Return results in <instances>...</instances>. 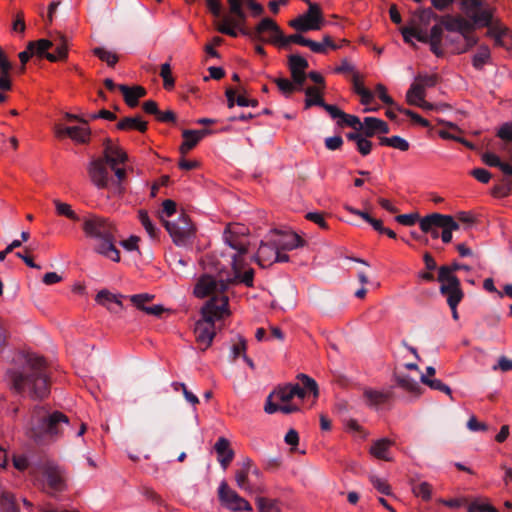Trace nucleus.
I'll list each match as a JSON object with an SVG mask.
<instances>
[{"mask_svg": "<svg viewBox=\"0 0 512 512\" xmlns=\"http://www.w3.org/2000/svg\"><path fill=\"white\" fill-rule=\"evenodd\" d=\"M460 8L465 17L447 14L439 18L444 29L461 35L467 31L486 27L488 28L487 36L492 37L496 45H504L502 39L507 35L508 29L494 18L493 6L483 0H461Z\"/></svg>", "mask_w": 512, "mask_h": 512, "instance_id": "obj_1", "label": "nucleus"}, {"mask_svg": "<svg viewBox=\"0 0 512 512\" xmlns=\"http://www.w3.org/2000/svg\"><path fill=\"white\" fill-rule=\"evenodd\" d=\"M14 361L20 367L7 371L12 389L19 394L27 393L33 400L47 397L50 393V384L45 359L28 353L19 354Z\"/></svg>", "mask_w": 512, "mask_h": 512, "instance_id": "obj_2", "label": "nucleus"}, {"mask_svg": "<svg viewBox=\"0 0 512 512\" xmlns=\"http://www.w3.org/2000/svg\"><path fill=\"white\" fill-rule=\"evenodd\" d=\"M68 425L69 418L64 413L37 405L32 411L27 434L36 443L43 444L48 439H59Z\"/></svg>", "mask_w": 512, "mask_h": 512, "instance_id": "obj_3", "label": "nucleus"}, {"mask_svg": "<svg viewBox=\"0 0 512 512\" xmlns=\"http://www.w3.org/2000/svg\"><path fill=\"white\" fill-rule=\"evenodd\" d=\"M227 296H212L202 307V318L195 323L194 333L201 351L207 350L216 335L215 321L229 314Z\"/></svg>", "mask_w": 512, "mask_h": 512, "instance_id": "obj_4", "label": "nucleus"}, {"mask_svg": "<svg viewBox=\"0 0 512 512\" xmlns=\"http://www.w3.org/2000/svg\"><path fill=\"white\" fill-rule=\"evenodd\" d=\"M243 263L238 259L237 255L232 256L233 277L215 279L211 275H203L197 282L194 293L199 298H205L209 295H217L218 297L226 296L224 293L230 285L243 283L247 287L253 286L254 270L248 269L242 273Z\"/></svg>", "mask_w": 512, "mask_h": 512, "instance_id": "obj_5", "label": "nucleus"}, {"mask_svg": "<svg viewBox=\"0 0 512 512\" xmlns=\"http://www.w3.org/2000/svg\"><path fill=\"white\" fill-rule=\"evenodd\" d=\"M82 229L89 238L97 239L99 243L95 246V251L114 262L120 261V252L116 248V228L108 219L89 215L83 220Z\"/></svg>", "mask_w": 512, "mask_h": 512, "instance_id": "obj_6", "label": "nucleus"}, {"mask_svg": "<svg viewBox=\"0 0 512 512\" xmlns=\"http://www.w3.org/2000/svg\"><path fill=\"white\" fill-rule=\"evenodd\" d=\"M230 16H226L217 25V31L230 37H237L246 27L249 9L253 17H260L264 14V7L256 0H227Z\"/></svg>", "mask_w": 512, "mask_h": 512, "instance_id": "obj_7", "label": "nucleus"}, {"mask_svg": "<svg viewBox=\"0 0 512 512\" xmlns=\"http://www.w3.org/2000/svg\"><path fill=\"white\" fill-rule=\"evenodd\" d=\"M128 160L127 153L119 146H114L110 139L104 142L103 156L94 159L88 166V174L97 188H107L109 185V168H114Z\"/></svg>", "mask_w": 512, "mask_h": 512, "instance_id": "obj_8", "label": "nucleus"}, {"mask_svg": "<svg viewBox=\"0 0 512 512\" xmlns=\"http://www.w3.org/2000/svg\"><path fill=\"white\" fill-rule=\"evenodd\" d=\"M242 35L257 41H266L280 48H289L291 43L306 46L308 38L301 34L285 36L278 24L271 18H263L254 29L243 27Z\"/></svg>", "mask_w": 512, "mask_h": 512, "instance_id": "obj_9", "label": "nucleus"}, {"mask_svg": "<svg viewBox=\"0 0 512 512\" xmlns=\"http://www.w3.org/2000/svg\"><path fill=\"white\" fill-rule=\"evenodd\" d=\"M32 471L35 475L41 474L45 477L51 494L65 489L64 472L62 468L47 456H39L32 464Z\"/></svg>", "mask_w": 512, "mask_h": 512, "instance_id": "obj_10", "label": "nucleus"}, {"mask_svg": "<svg viewBox=\"0 0 512 512\" xmlns=\"http://www.w3.org/2000/svg\"><path fill=\"white\" fill-rule=\"evenodd\" d=\"M163 225L177 246H186L194 236L193 225L184 213L176 221L163 220Z\"/></svg>", "mask_w": 512, "mask_h": 512, "instance_id": "obj_11", "label": "nucleus"}, {"mask_svg": "<svg viewBox=\"0 0 512 512\" xmlns=\"http://www.w3.org/2000/svg\"><path fill=\"white\" fill-rule=\"evenodd\" d=\"M37 44L38 48L36 50V55L41 58H46L50 62H56L67 58V42L63 36H59L55 41L39 39L37 40Z\"/></svg>", "mask_w": 512, "mask_h": 512, "instance_id": "obj_12", "label": "nucleus"}, {"mask_svg": "<svg viewBox=\"0 0 512 512\" xmlns=\"http://www.w3.org/2000/svg\"><path fill=\"white\" fill-rule=\"evenodd\" d=\"M218 498L222 505L232 511H252L250 503L232 490L226 481L218 488Z\"/></svg>", "mask_w": 512, "mask_h": 512, "instance_id": "obj_13", "label": "nucleus"}, {"mask_svg": "<svg viewBox=\"0 0 512 512\" xmlns=\"http://www.w3.org/2000/svg\"><path fill=\"white\" fill-rule=\"evenodd\" d=\"M440 283L439 292L446 298L447 305L459 304L464 298V292L461 288V282L458 277H441L437 276Z\"/></svg>", "mask_w": 512, "mask_h": 512, "instance_id": "obj_14", "label": "nucleus"}, {"mask_svg": "<svg viewBox=\"0 0 512 512\" xmlns=\"http://www.w3.org/2000/svg\"><path fill=\"white\" fill-rule=\"evenodd\" d=\"M154 298L153 295L143 293L135 294L129 297L130 301L138 309L146 312L149 315L160 316L164 312V307L161 305L145 306L146 302L151 301Z\"/></svg>", "mask_w": 512, "mask_h": 512, "instance_id": "obj_15", "label": "nucleus"}, {"mask_svg": "<svg viewBox=\"0 0 512 512\" xmlns=\"http://www.w3.org/2000/svg\"><path fill=\"white\" fill-rule=\"evenodd\" d=\"M214 449L218 455V461L224 470L234 458V451L230 448L228 439L220 437L214 445Z\"/></svg>", "mask_w": 512, "mask_h": 512, "instance_id": "obj_16", "label": "nucleus"}, {"mask_svg": "<svg viewBox=\"0 0 512 512\" xmlns=\"http://www.w3.org/2000/svg\"><path fill=\"white\" fill-rule=\"evenodd\" d=\"M362 132L366 137H373L376 133L388 134L389 125L382 119L376 117H365Z\"/></svg>", "mask_w": 512, "mask_h": 512, "instance_id": "obj_17", "label": "nucleus"}, {"mask_svg": "<svg viewBox=\"0 0 512 512\" xmlns=\"http://www.w3.org/2000/svg\"><path fill=\"white\" fill-rule=\"evenodd\" d=\"M56 135L58 137L68 136L72 140L79 143H86L89 140L90 131L86 127L72 126V127H57Z\"/></svg>", "mask_w": 512, "mask_h": 512, "instance_id": "obj_18", "label": "nucleus"}, {"mask_svg": "<svg viewBox=\"0 0 512 512\" xmlns=\"http://www.w3.org/2000/svg\"><path fill=\"white\" fill-rule=\"evenodd\" d=\"M295 396L299 398L305 397V390L299 384H287L275 390V397L283 403L289 402Z\"/></svg>", "mask_w": 512, "mask_h": 512, "instance_id": "obj_19", "label": "nucleus"}, {"mask_svg": "<svg viewBox=\"0 0 512 512\" xmlns=\"http://www.w3.org/2000/svg\"><path fill=\"white\" fill-rule=\"evenodd\" d=\"M393 377L396 385L403 390L414 395H420L422 393V387L409 375L401 372H394Z\"/></svg>", "mask_w": 512, "mask_h": 512, "instance_id": "obj_20", "label": "nucleus"}, {"mask_svg": "<svg viewBox=\"0 0 512 512\" xmlns=\"http://www.w3.org/2000/svg\"><path fill=\"white\" fill-rule=\"evenodd\" d=\"M276 249V242L261 243L257 255L255 256L256 262L263 268L273 264V258Z\"/></svg>", "mask_w": 512, "mask_h": 512, "instance_id": "obj_21", "label": "nucleus"}, {"mask_svg": "<svg viewBox=\"0 0 512 512\" xmlns=\"http://www.w3.org/2000/svg\"><path fill=\"white\" fill-rule=\"evenodd\" d=\"M110 170L114 172L115 178L109 176V185L106 189H109L113 194L121 195L125 191L123 182L126 180V170L118 166L109 168V171Z\"/></svg>", "mask_w": 512, "mask_h": 512, "instance_id": "obj_22", "label": "nucleus"}, {"mask_svg": "<svg viewBox=\"0 0 512 512\" xmlns=\"http://www.w3.org/2000/svg\"><path fill=\"white\" fill-rule=\"evenodd\" d=\"M392 445L393 441L390 439H379L372 444L370 453L377 459L391 461V458L389 457V450Z\"/></svg>", "mask_w": 512, "mask_h": 512, "instance_id": "obj_23", "label": "nucleus"}, {"mask_svg": "<svg viewBox=\"0 0 512 512\" xmlns=\"http://www.w3.org/2000/svg\"><path fill=\"white\" fill-rule=\"evenodd\" d=\"M116 127L117 129L123 131L137 130L141 133H144L148 128V123L143 121L141 116L125 117L117 123Z\"/></svg>", "mask_w": 512, "mask_h": 512, "instance_id": "obj_24", "label": "nucleus"}, {"mask_svg": "<svg viewBox=\"0 0 512 512\" xmlns=\"http://www.w3.org/2000/svg\"><path fill=\"white\" fill-rule=\"evenodd\" d=\"M363 396L367 405L371 407H378L386 403L391 398V392H382L371 388H365Z\"/></svg>", "mask_w": 512, "mask_h": 512, "instance_id": "obj_25", "label": "nucleus"}, {"mask_svg": "<svg viewBox=\"0 0 512 512\" xmlns=\"http://www.w3.org/2000/svg\"><path fill=\"white\" fill-rule=\"evenodd\" d=\"M308 6L307 12L302 14V16L310 25H316L317 30L321 29L324 19L320 7L315 3H309Z\"/></svg>", "mask_w": 512, "mask_h": 512, "instance_id": "obj_26", "label": "nucleus"}, {"mask_svg": "<svg viewBox=\"0 0 512 512\" xmlns=\"http://www.w3.org/2000/svg\"><path fill=\"white\" fill-rule=\"evenodd\" d=\"M305 109H309L312 106H320L323 107L325 104V101L323 99V91H321L317 87H307L305 90Z\"/></svg>", "mask_w": 512, "mask_h": 512, "instance_id": "obj_27", "label": "nucleus"}, {"mask_svg": "<svg viewBox=\"0 0 512 512\" xmlns=\"http://www.w3.org/2000/svg\"><path fill=\"white\" fill-rule=\"evenodd\" d=\"M430 219L432 223L441 226V228H447L451 232L458 230L460 227L459 223L451 215L432 213Z\"/></svg>", "mask_w": 512, "mask_h": 512, "instance_id": "obj_28", "label": "nucleus"}, {"mask_svg": "<svg viewBox=\"0 0 512 512\" xmlns=\"http://www.w3.org/2000/svg\"><path fill=\"white\" fill-rule=\"evenodd\" d=\"M412 492L423 501H429L432 497L433 487L426 481H411Z\"/></svg>", "mask_w": 512, "mask_h": 512, "instance_id": "obj_29", "label": "nucleus"}, {"mask_svg": "<svg viewBox=\"0 0 512 512\" xmlns=\"http://www.w3.org/2000/svg\"><path fill=\"white\" fill-rule=\"evenodd\" d=\"M182 136L184 141L180 146L181 154H186L188 151L193 149L197 143L201 140V135H198L197 130H183Z\"/></svg>", "mask_w": 512, "mask_h": 512, "instance_id": "obj_30", "label": "nucleus"}, {"mask_svg": "<svg viewBox=\"0 0 512 512\" xmlns=\"http://www.w3.org/2000/svg\"><path fill=\"white\" fill-rule=\"evenodd\" d=\"M275 242L282 250H293L303 245V240L296 233L285 234L282 239Z\"/></svg>", "mask_w": 512, "mask_h": 512, "instance_id": "obj_31", "label": "nucleus"}, {"mask_svg": "<svg viewBox=\"0 0 512 512\" xmlns=\"http://www.w3.org/2000/svg\"><path fill=\"white\" fill-rule=\"evenodd\" d=\"M354 92L361 97V103L363 105H369L374 100L373 93L365 88L359 79L357 74L353 75L352 78Z\"/></svg>", "mask_w": 512, "mask_h": 512, "instance_id": "obj_32", "label": "nucleus"}, {"mask_svg": "<svg viewBox=\"0 0 512 512\" xmlns=\"http://www.w3.org/2000/svg\"><path fill=\"white\" fill-rule=\"evenodd\" d=\"M379 143L383 146L393 147L395 149H399L400 151H407L410 147L407 140L400 136H392V137H379Z\"/></svg>", "mask_w": 512, "mask_h": 512, "instance_id": "obj_33", "label": "nucleus"}, {"mask_svg": "<svg viewBox=\"0 0 512 512\" xmlns=\"http://www.w3.org/2000/svg\"><path fill=\"white\" fill-rule=\"evenodd\" d=\"M55 205V209L58 215L67 217L68 219L78 222L81 221V218L72 210L71 205L61 202L60 200L55 199L53 201Z\"/></svg>", "mask_w": 512, "mask_h": 512, "instance_id": "obj_34", "label": "nucleus"}, {"mask_svg": "<svg viewBox=\"0 0 512 512\" xmlns=\"http://www.w3.org/2000/svg\"><path fill=\"white\" fill-rule=\"evenodd\" d=\"M139 221L141 222L142 226L145 228L146 232L152 239H156L158 237L159 229L156 228V226L151 221L147 211L140 210L138 213Z\"/></svg>", "mask_w": 512, "mask_h": 512, "instance_id": "obj_35", "label": "nucleus"}, {"mask_svg": "<svg viewBox=\"0 0 512 512\" xmlns=\"http://www.w3.org/2000/svg\"><path fill=\"white\" fill-rule=\"evenodd\" d=\"M297 379L301 382L303 388L305 390V393L308 391L312 393L314 398H317L319 395V388L318 384L314 379H312L310 376L300 373L297 375Z\"/></svg>", "mask_w": 512, "mask_h": 512, "instance_id": "obj_36", "label": "nucleus"}, {"mask_svg": "<svg viewBox=\"0 0 512 512\" xmlns=\"http://www.w3.org/2000/svg\"><path fill=\"white\" fill-rule=\"evenodd\" d=\"M458 270H466L469 271L470 267L465 264H460L458 262H453L449 265H442L438 268V275L441 277H457L455 272Z\"/></svg>", "mask_w": 512, "mask_h": 512, "instance_id": "obj_37", "label": "nucleus"}, {"mask_svg": "<svg viewBox=\"0 0 512 512\" xmlns=\"http://www.w3.org/2000/svg\"><path fill=\"white\" fill-rule=\"evenodd\" d=\"M308 66V61L304 57L298 54L288 56V68L290 72L306 71Z\"/></svg>", "mask_w": 512, "mask_h": 512, "instance_id": "obj_38", "label": "nucleus"}, {"mask_svg": "<svg viewBox=\"0 0 512 512\" xmlns=\"http://www.w3.org/2000/svg\"><path fill=\"white\" fill-rule=\"evenodd\" d=\"M425 97V89L416 81L410 86L406 93V99L409 104H414Z\"/></svg>", "mask_w": 512, "mask_h": 512, "instance_id": "obj_39", "label": "nucleus"}, {"mask_svg": "<svg viewBox=\"0 0 512 512\" xmlns=\"http://www.w3.org/2000/svg\"><path fill=\"white\" fill-rule=\"evenodd\" d=\"M489 59V48L487 46H480L478 52L473 56L472 64L475 69L481 70Z\"/></svg>", "mask_w": 512, "mask_h": 512, "instance_id": "obj_40", "label": "nucleus"}, {"mask_svg": "<svg viewBox=\"0 0 512 512\" xmlns=\"http://www.w3.org/2000/svg\"><path fill=\"white\" fill-rule=\"evenodd\" d=\"M430 217L431 214L421 218L419 221V226L423 233L430 234L432 238L437 239L440 236L438 229L441 228V226L428 221L431 220Z\"/></svg>", "mask_w": 512, "mask_h": 512, "instance_id": "obj_41", "label": "nucleus"}, {"mask_svg": "<svg viewBox=\"0 0 512 512\" xmlns=\"http://www.w3.org/2000/svg\"><path fill=\"white\" fill-rule=\"evenodd\" d=\"M256 504L260 512H281L278 502L276 500L264 497H257Z\"/></svg>", "mask_w": 512, "mask_h": 512, "instance_id": "obj_42", "label": "nucleus"}, {"mask_svg": "<svg viewBox=\"0 0 512 512\" xmlns=\"http://www.w3.org/2000/svg\"><path fill=\"white\" fill-rule=\"evenodd\" d=\"M93 53L100 60L106 62L107 65L110 67H114L116 65V63L118 62V56L115 53L107 51L106 49H104L102 47L94 48Z\"/></svg>", "mask_w": 512, "mask_h": 512, "instance_id": "obj_43", "label": "nucleus"}, {"mask_svg": "<svg viewBox=\"0 0 512 512\" xmlns=\"http://www.w3.org/2000/svg\"><path fill=\"white\" fill-rule=\"evenodd\" d=\"M420 380L423 384L427 385L428 387H430L433 390H438L447 395H451L450 387L447 386L446 384H444L439 379H430L429 377H427L426 375L423 374V375H421Z\"/></svg>", "mask_w": 512, "mask_h": 512, "instance_id": "obj_44", "label": "nucleus"}, {"mask_svg": "<svg viewBox=\"0 0 512 512\" xmlns=\"http://www.w3.org/2000/svg\"><path fill=\"white\" fill-rule=\"evenodd\" d=\"M206 6L210 13L217 18L218 20L215 22V26L217 27L218 23L222 21V19L226 16H230L229 14H222V3L220 0H205Z\"/></svg>", "mask_w": 512, "mask_h": 512, "instance_id": "obj_45", "label": "nucleus"}, {"mask_svg": "<svg viewBox=\"0 0 512 512\" xmlns=\"http://www.w3.org/2000/svg\"><path fill=\"white\" fill-rule=\"evenodd\" d=\"M337 124L339 126H349L357 131H362L364 127V121L361 122L360 119L355 115H350L345 113V116H342L340 120H338Z\"/></svg>", "mask_w": 512, "mask_h": 512, "instance_id": "obj_46", "label": "nucleus"}, {"mask_svg": "<svg viewBox=\"0 0 512 512\" xmlns=\"http://www.w3.org/2000/svg\"><path fill=\"white\" fill-rule=\"evenodd\" d=\"M415 16L418 18L419 24L423 26H427L430 21L438 20L441 16L437 15L431 8H423L415 13Z\"/></svg>", "mask_w": 512, "mask_h": 512, "instance_id": "obj_47", "label": "nucleus"}, {"mask_svg": "<svg viewBox=\"0 0 512 512\" xmlns=\"http://www.w3.org/2000/svg\"><path fill=\"white\" fill-rule=\"evenodd\" d=\"M225 242L234 250H236L238 253L236 254L237 257L244 255L247 253V247L244 243L238 241L237 237H235L232 234H228L225 232Z\"/></svg>", "mask_w": 512, "mask_h": 512, "instance_id": "obj_48", "label": "nucleus"}, {"mask_svg": "<svg viewBox=\"0 0 512 512\" xmlns=\"http://www.w3.org/2000/svg\"><path fill=\"white\" fill-rule=\"evenodd\" d=\"M0 510L2 512H18L19 509L15 505L12 495L9 493H1L0 495Z\"/></svg>", "mask_w": 512, "mask_h": 512, "instance_id": "obj_49", "label": "nucleus"}, {"mask_svg": "<svg viewBox=\"0 0 512 512\" xmlns=\"http://www.w3.org/2000/svg\"><path fill=\"white\" fill-rule=\"evenodd\" d=\"M118 89L121 91L124 97V101L129 107H136L138 105L139 98L136 97L132 88L127 85L120 84Z\"/></svg>", "mask_w": 512, "mask_h": 512, "instance_id": "obj_50", "label": "nucleus"}, {"mask_svg": "<svg viewBox=\"0 0 512 512\" xmlns=\"http://www.w3.org/2000/svg\"><path fill=\"white\" fill-rule=\"evenodd\" d=\"M273 82L286 97H289L296 90V86L287 78H274Z\"/></svg>", "mask_w": 512, "mask_h": 512, "instance_id": "obj_51", "label": "nucleus"}, {"mask_svg": "<svg viewBox=\"0 0 512 512\" xmlns=\"http://www.w3.org/2000/svg\"><path fill=\"white\" fill-rule=\"evenodd\" d=\"M289 25L299 32H307L309 30H317V26L310 25L306 22L305 18L300 15L297 18L290 20Z\"/></svg>", "mask_w": 512, "mask_h": 512, "instance_id": "obj_52", "label": "nucleus"}, {"mask_svg": "<svg viewBox=\"0 0 512 512\" xmlns=\"http://www.w3.org/2000/svg\"><path fill=\"white\" fill-rule=\"evenodd\" d=\"M247 342L242 336H238V341L233 344L231 348V358L235 361L238 357H243L246 354Z\"/></svg>", "mask_w": 512, "mask_h": 512, "instance_id": "obj_53", "label": "nucleus"}, {"mask_svg": "<svg viewBox=\"0 0 512 512\" xmlns=\"http://www.w3.org/2000/svg\"><path fill=\"white\" fill-rule=\"evenodd\" d=\"M439 77L437 74H418L415 81L419 83L424 89L434 87L438 83Z\"/></svg>", "mask_w": 512, "mask_h": 512, "instance_id": "obj_54", "label": "nucleus"}, {"mask_svg": "<svg viewBox=\"0 0 512 512\" xmlns=\"http://www.w3.org/2000/svg\"><path fill=\"white\" fill-rule=\"evenodd\" d=\"M468 512H498V510L490 504L476 500L469 503Z\"/></svg>", "mask_w": 512, "mask_h": 512, "instance_id": "obj_55", "label": "nucleus"}, {"mask_svg": "<svg viewBox=\"0 0 512 512\" xmlns=\"http://www.w3.org/2000/svg\"><path fill=\"white\" fill-rule=\"evenodd\" d=\"M397 110L403 114H405L406 116L410 117L412 121L416 122L417 124L423 126V127H430V123L428 120L424 119L423 117H421L419 114H417L416 112L412 111V110H409V109H405V108H401L399 106L396 107Z\"/></svg>", "mask_w": 512, "mask_h": 512, "instance_id": "obj_56", "label": "nucleus"}, {"mask_svg": "<svg viewBox=\"0 0 512 512\" xmlns=\"http://www.w3.org/2000/svg\"><path fill=\"white\" fill-rule=\"evenodd\" d=\"M172 386L175 391H178V386H181L183 396L187 402L191 403L192 405H196L199 403L198 397L195 394H193L191 391H189L187 389V386L184 383L174 382V383H172Z\"/></svg>", "mask_w": 512, "mask_h": 512, "instance_id": "obj_57", "label": "nucleus"}, {"mask_svg": "<svg viewBox=\"0 0 512 512\" xmlns=\"http://www.w3.org/2000/svg\"><path fill=\"white\" fill-rule=\"evenodd\" d=\"M36 461H37V459L28 460L24 456H19V457H14L13 464L16 469L21 470V471L25 470V469H29L30 473L35 475V473L32 471V464Z\"/></svg>", "mask_w": 512, "mask_h": 512, "instance_id": "obj_58", "label": "nucleus"}, {"mask_svg": "<svg viewBox=\"0 0 512 512\" xmlns=\"http://www.w3.org/2000/svg\"><path fill=\"white\" fill-rule=\"evenodd\" d=\"M370 481H371L373 487L376 490H378L380 493L385 494V495L391 494L390 485L386 481H384L376 476H371Z\"/></svg>", "mask_w": 512, "mask_h": 512, "instance_id": "obj_59", "label": "nucleus"}, {"mask_svg": "<svg viewBox=\"0 0 512 512\" xmlns=\"http://www.w3.org/2000/svg\"><path fill=\"white\" fill-rule=\"evenodd\" d=\"M37 48H38L37 41L29 42L28 45H27V49L25 51L20 52L19 55H18L21 64L25 65L29 61L30 57L33 54H36Z\"/></svg>", "mask_w": 512, "mask_h": 512, "instance_id": "obj_60", "label": "nucleus"}, {"mask_svg": "<svg viewBox=\"0 0 512 512\" xmlns=\"http://www.w3.org/2000/svg\"><path fill=\"white\" fill-rule=\"evenodd\" d=\"M439 503L449 507V508H460L462 506L469 505L468 499L466 497H457L452 499H439Z\"/></svg>", "mask_w": 512, "mask_h": 512, "instance_id": "obj_61", "label": "nucleus"}, {"mask_svg": "<svg viewBox=\"0 0 512 512\" xmlns=\"http://www.w3.org/2000/svg\"><path fill=\"white\" fill-rule=\"evenodd\" d=\"M235 480L239 488L250 491V487L248 485V473L247 469H240L236 472Z\"/></svg>", "mask_w": 512, "mask_h": 512, "instance_id": "obj_62", "label": "nucleus"}, {"mask_svg": "<svg viewBox=\"0 0 512 512\" xmlns=\"http://www.w3.org/2000/svg\"><path fill=\"white\" fill-rule=\"evenodd\" d=\"M470 175L481 183H488L492 177L491 173L484 168H475L470 172Z\"/></svg>", "mask_w": 512, "mask_h": 512, "instance_id": "obj_63", "label": "nucleus"}, {"mask_svg": "<svg viewBox=\"0 0 512 512\" xmlns=\"http://www.w3.org/2000/svg\"><path fill=\"white\" fill-rule=\"evenodd\" d=\"M369 137L363 136L356 144L358 152L362 156H367L372 150V142L368 140Z\"/></svg>", "mask_w": 512, "mask_h": 512, "instance_id": "obj_64", "label": "nucleus"}]
</instances>
